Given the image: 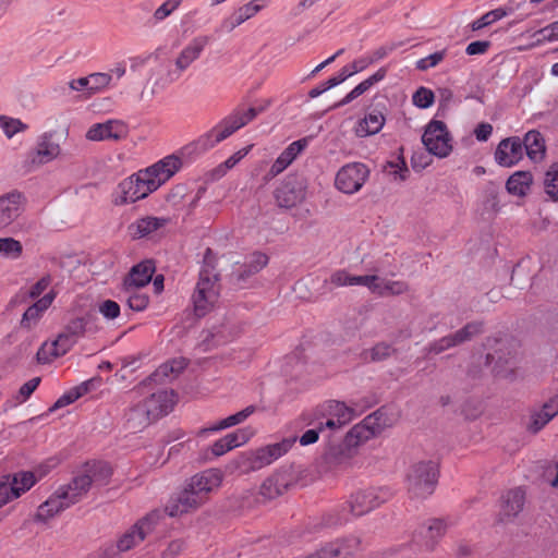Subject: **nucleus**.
Here are the masks:
<instances>
[{
    "label": "nucleus",
    "mask_w": 558,
    "mask_h": 558,
    "mask_svg": "<svg viewBox=\"0 0 558 558\" xmlns=\"http://www.w3.org/2000/svg\"><path fill=\"white\" fill-rule=\"evenodd\" d=\"M482 331V323H469L454 333L442 337L441 339L430 343L427 348V351L428 353L439 354L450 348L457 347L471 340L474 336L481 333Z\"/></svg>",
    "instance_id": "2eb2a0df"
},
{
    "label": "nucleus",
    "mask_w": 558,
    "mask_h": 558,
    "mask_svg": "<svg viewBox=\"0 0 558 558\" xmlns=\"http://www.w3.org/2000/svg\"><path fill=\"white\" fill-rule=\"evenodd\" d=\"M129 125L118 119H109L101 123L93 124L86 132V138L94 142L123 141L129 136Z\"/></svg>",
    "instance_id": "4468645a"
},
{
    "label": "nucleus",
    "mask_w": 558,
    "mask_h": 558,
    "mask_svg": "<svg viewBox=\"0 0 558 558\" xmlns=\"http://www.w3.org/2000/svg\"><path fill=\"white\" fill-rule=\"evenodd\" d=\"M222 478L223 474L219 469H208L193 475L189 483L209 499L210 494L220 487Z\"/></svg>",
    "instance_id": "5701e85b"
},
{
    "label": "nucleus",
    "mask_w": 558,
    "mask_h": 558,
    "mask_svg": "<svg viewBox=\"0 0 558 558\" xmlns=\"http://www.w3.org/2000/svg\"><path fill=\"white\" fill-rule=\"evenodd\" d=\"M532 181L531 172L518 171L508 179L506 186L510 194L523 196L529 192Z\"/></svg>",
    "instance_id": "58836bf2"
},
{
    "label": "nucleus",
    "mask_w": 558,
    "mask_h": 558,
    "mask_svg": "<svg viewBox=\"0 0 558 558\" xmlns=\"http://www.w3.org/2000/svg\"><path fill=\"white\" fill-rule=\"evenodd\" d=\"M250 150L251 146L238 150L232 156H230L225 162L219 165L216 171L219 172L220 175L226 174V172L232 169L241 159H243L250 153Z\"/></svg>",
    "instance_id": "4d7b16f0"
},
{
    "label": "nucleus",
    "mask_w": 558,
    "mask_h": 558,
    "mask_svg": "<svg viewBox=\"0 0 558 558\" xmlns=\"http://www.w3.org/2000/svg\"><path fill=\"white\" fill-rule=\"evenodd\" d=\"M198 508H201V505H198V502L187 494L185 489H183L168 501L165 512L169 517L173 518L193 512Z\"/></svg>",
    "instance_id": "c756f323"
},
{
    "label": "nucleus",
    "mask_w": 558,
    "mask_h": 558,
    "mask_svg": "<svg viewBox=\"0 0 558 558\" xmlns=\"http://www.w3.org/2000/svg\"><path fill=\"white\" fill-rule=\"evenodd\" d=\"M292 485V476L288 472H276L260 485L259 493L266 499H274L284 494Z\"/></svg>",
    "instance_id": "b1692460"
},
{
    "label": "nucleus",
    "mask_w": 558,
    "mask_h": 558,
    "mask_svg": "<svg viewBox=\"0 0 558 558\" xmlns=\"http://www.w3.org/2000/svg\"><path fill=\"white\" fill-rule=\"evenodd\" d=\"M153 420H157L167 415L174 405V392L168 390H159L151 393L143 402Z\"/></svg>",
    "instance_id": "4be33fe9"
},
{
    "label": "nucleus",
    "mask_w": 558,
    "mask_h": 558,
    "mask_svg": "<svg viewBox=\"0 0 558 558\" xmlns=\"http://www.w3.org/2000/svg\"><path fill=\"white\" fill-rule=\"evenodd\" d=\"M69 502L63 499L57 489L45 502H43L36 512L35 520L39 522H47L49 519L57 515L59 512L69 508Z\"/></svg>",
    "instance_id": "473e14b6"
},
{
    "label": "nucleus",
    "mask_w": 558,
    "mask_h": 558,
    "mask_svg": "<svg viewBox=\"0 0 558 558\" xmlns=\"http://www.w3.org/2000/svg\"><path fill=\"white\" fill-rule=\"evenodd\" d=\"M275 199L279 207L290 209L301 204L306 197V185L298 177H288L275 190Z\"/></svg>",
    "instance_id": "ddd939ff"
},
{
    "label": "nucleus",
    "mask_w": 558,
    "mask_h": 558,
    "mask_svg": "<svg viewBox=\"0 0 558 558\" xmlns=\"http://www.w3.org/2000/svg\"><path fill=\"white\" fill-rule=\"evenodd\" d=\"M198 508H201V505H198V502L187 494L185 489H183L168 501L165 512L169 517L173 518L193 512Z\"/></svg>",
    "instance_id": "7c9ffc66"
},
{
    "label": "nucleus",
    "mask_w": 558,
    "mask_h": 558,
    "mask_svg": "<svg viewBox=\"0 0 558 558\" xmlns=\"http://www.w3.org/2000/svg\"><path fill=\"white\" fill-rule=\"evenodd\" d=\"M182 0H166L161 5H159L154 14V23H160L170 16L181 4Z\"/></svg>",
    "instance_id": "603ef678"
},
{
    "label": "nucleus",
    "mask_w": 558,
    "mask_h": 558,
    "mask_svg": "<svg viewBox=\"0 0 558 558\" xmlns=\"http://www.w3.org/2000/svg\"><path fill=\"white\" fill-rule=\"evenodd\" d=\"M182 168V159L168 155L154 165L123 179L117 186L113 203L121 206L146 198Z\"/></svg>",
    "instance_id": "f257e3e1"
},
{
    "label": "nucleus",
    "mask_w": 558,
    "mask_h": 558,
    "mask_svg": "<svg viewBox=\"0 0 558 558\" xmlns=\"http://www.w3.org/2000/svg\"><path fill=\"white\" fill-rule=\"evenodd\" d=\"M451 136L448 132L445 122L439 120H432L425 129L422 136V142L426 149L439 157H447L452 150Z\"/></svg>",
    "instance_id": "9b49d317"
},
{
    "label": "nucleus",
    "mask_w": 558,
    "mask_h": 558,
    "mask_svg": "<svg viewBox=\"0 0 558 558\" xmlns=\"http://www.w3.org/2000/svg\"><path fill=\"white\" fill-rule=\"evenodd\" d=\"M56 296L57 292L54 290H50L29 305L20 320L21 328L25 330H32L35 328L43 318L45 312L52 305Z\"/></svg>",
    "instance_id": "6ab92c4d"
},
{
    "label": "nucleus",
    "mask_w": 558,
    "mask_h": 558,
    "mask_svg": "<svg viewBox=\"0 0 558 558\" xmlns=\"http://www.w3.org/2000/svg\"><path fill=\"white\" fill-rule=\"evenodd\" d=\"M295 442V438H284L281 441L269 444L247 452L244 456L247 469L252 471L260 470L283 457L290 451Z\"/></svg>",
    "instance_id": "1a4fd4ad"
},
{
    "label": "nucleus",
    "mask_w": 558,
    "mask_h": 558,
    "mask_svg": "<svg viewBox=\"0 0 558 558\" xmlns=\"http://www.w3.org/2000/svg\"><path fill=\"white\" fill-rule=\"evenodd\" d=\"M269 106V101L259 107H250L247 109L243 107L235 108L230 114L221 119L215 126L209 131L201 135L197 140L185 146V150L195 154H204L209 149L217 146L235 133L241 128L248 124L259 113L265 111Z\"/></svg>",
    "instance_id": "f03ea898"
},
{
    "label": "nucleus",
    "mask_w": 558,
    "mask_h": 558,
    "mask_svg": "<svg viewBox=\"0 0 558 558\" xmlns=\"http://www.w3.org/2000/svg\"><path fill=\"white\" fill-rule=\"evenodd\" d=\"M154 421L142 402L137 403L126 414V422L131 429H142Z\"/></svg>",
    "instance_id": "ea45409f"
},
{
    "label": "nucleus",
    "mask_w": 558,
    "mask_h": 558,
    "mask_svg": "<svg viewBox=\"0 0 558 558\" xmlns=\"http://www.w3.org/2000/svg\"><path fill=\"white\" fill-rule=\"evenodd\" d=\"M351 287L353 286H363L366 287L372 293H375L377 281H379V277L376 275H365V276H353L351 275Z\"/></svg>",
    "instance_id": "e2e57ef3"
},
{
    "label": "nucleus",
    "mask_w": 558,
    "mask_h": 558,
    "mask_svg": "<svg viewBox=\"0 0 558 558\" xmlns=\"http://www.w3.org/2000/svg\"><path fill=\"white\" fill-rule=\"evenodd\" d=\"M356 414L353 408L336 400H329L318 405L313 412L314 418L320 421V429L328 428L331 432L341 429Z\"/></svg>",
    "instance_id": "0eeeda50"
},
{
    "label": "nucleus",
    "mask_w": 558,
    "mask_h": 558,
    "mask_svg": "<svg viewBox=\"0 0 558 558\" xmlns=\"http://www.w3.org/2000/svg\"><path fill=\"white\" fill-rule=\"evenodd\" d=\"M209 44V37L199 35L194 37L178 54L174 60V69L170 70L167 74V82L172 83L180 78L183 72H185L205 50Z\"/></svg>",
    "instance_id": "f8f14e48"
},
{
    "label": "nucleus",
    "mask_w": 558,
    "mask_h": 558,
    "mask_svg": "<svg viewBox=\"0 0 558 558\" xmlns=\"http://www.w3.org/2000/svg\"><path fill=\"white\" fill-rule=\"evenodd\" d=\"M26 197L22 192L11 191L0 195V228L10 226L25 209Z\"/></svg>",
    "instance_id": "dca6fc26"
},
{
    "label": "nucleus",
    "mask_w": 558,
    "mask_h": 558,
    "mask_svg": "<svg viewBox=\"0 0 558 558\" xmlns=\"http://www.w3.org/2000/svg\"><path fill=\"white\" fill-rule=\"evenodd\" d=\"M39 384H40V378L34 377V378L29 379L28 381H26L24 385H22V387L19 390V396H17L19 401L20 402L26 401L31 397V395L37 389Z\"/></svg>",
    "instance_id": "338daca9"
},
{
    "label": "nucleus",
    "mask_w": 558,
    "mask_h": 558,
    "mask_svg": "<svg viewBox=\"0 0 558 558\" xmlns=\"http://www.w3.org/2000/svg\"><path fill=\"white\" fill-rule=\"evenodd\" d=\"M162 519L163 512L161 510L156 509L148 512L118 538L116 544L117 550L123 553L140 545L155 531Z\"/></svg>",
    "instance_id": "39448f33"
},
{
    "label": "nucleus",
    "mask_w": 558,
    "mask_h": 558,
    "mask_svg": "<svg viewBox=\"0 0 558 558\" xmlns=\"http://www.w3.org/2000/svg\"><path fill=\"white\" fill-rule=\"evenodd\" d=\"M187 366V360L184 357L173 359L160 365L150 376L155 383H161L166 378L178 376Z\"/></svg>",
    "instance_id": "4c0bfd02"
},
{
    "label": "nucleus",
    "mask_w": 558,
    "mask_h": 558,
    "mask_svg": "<svg viewBox=\"0 0 558 558\" xmlns=\"http://www.w3.org/2000/svg\"><path fill=\"white\" fill-rule=\"evenodd\" d=\"M545 191L555 201H558V162H555L546 172Z\"/></svg>",
    "instance_id": "3c124183"
},
{
    "label": "nucleus",
    "mask_w": 558,
    "mask_h": 558,
    "mask_svg": "<svg viewBox=\"0 0 558 558\" xmlns=\"http://www.w3.org/2000/svg\"><path fill=\"white\" fill-rule=\"evenodd\" d=\"M155 264L150 259L143 260L133 266L124 281L125 289L142 288L148 284L155 272Z\"/></svg>",
    "instance_id": "bb28decb"
},
{
    "label": "nucleus",
    "mask_w": 558,
    "mask_h": 558,
    "mask_svg": "<svg viewBox=\"0 0 558 558\" xmlns=\"http://www.w3.org/2000/svg\"><path fill=\"white\" fill-rule=\"evenodd\" d=\"M439 477L438 463L423 460L412 463L407 472L405 486L410 498L425 499L433 495Z\"/></svg>",
    "instance_id": "20e7f679"
},
{
    "label": "nucleus",
    "mask_w": 558,
    "mask_h": 558,
    "mask_svg": "<svg viewBox=\"0 0 558 558\" xmlns=\"http://www.w3.org/2000/svg\"><path fill=\"white\" fill-rule=\"evenodd\" d=\"M268 264V256L260 252H254L245 264L243 276H251L260 271Z\"/></svg>",
    "instance_id": "8fccbe9b"
},
{
    "label": "nucleus",
    "mask_w": 558,
    "mask_h": 558,
    "mask_svg": "<svg viewBox=\"0 0 558 558\" xmlns=\"http://www.w3.org/2000/svg\"><path fill=\"white\" fill-rule=\"evenodd\" d=\"M385 124V117L380 111H372L359 121L355 134L365 137L378 133Z\"/></svg>",
    "instance_id": "e433bc0d"
},
{
    "label": "nucleus",
    "mask_w": 558,
    "mask_h": 558,
    "mask_svg": "<svg viewBox=\"0 0 558 558\" xmlns=\"http://www.w3.org/2000/svg\"><path fill=\"white\" fill-rule=\"evenodd\" d=\"M128 293L126 303L135 312L144 311L149 304V296L140 291L138 288L125 289Z\"/></svg>",
    "instance_id": "c03bdc74"
},
{
    "label": "nucleus",
    "mask_w": 558,
    "mask_h": 558,
    "mask_svg": "<svg viewBox=\"0 0 558 558\" xmlns=\"http://www.w3.org/2000/svg\"><path fill=\"white\" fill-rule=\"evenodd\" d=\"M12 500L21 497L29 490L38 481L33 472L22 471L15 473L12 477L4 476Z\"/></svg>",
    "instance_id": "2f4dec72"
},
{
    "label": "nucleus",
    "mask_w": 558,
    "mask_h": 558,
    "mask_svg": "<svg viewBox=\"0 0 558 558\" xmlns=\"http://www.w3.org/2000/svg\"><path fill=\"white\" fill-rule=\"evenodd\" d=\"M89 95L99 93L107 88L112 81V74L107 72H95L88 75Z\"/></svg>",
    "instance_id": "a18cd8bd"
},
{
    "label": "nucleus",
    "mask_w": 558,
    "mask_h": 558,
    "mask_svg": "<svg viewBox=\"0 0 558 558\" xmlns=\"http://www.w3.org/2000/svg\"><path fill=\"white\" fill-rule=\"evenodd\" d=\"M51 283V277L50 276H44L40 278L36 283H34L27 294L28 298L32 300L40 299L39 296L49 288Z\"/></svg>",
    "instance_id": "0e129e2a"
},
{
    "label": "nucleus",
    "mask_w": 558,
    "mask_h": 558,
    "mask_svg": "<svg viewBox=\"0 0 558 558\" xmlns=\"http://www.w3.org/2000/svg\"><path fill=\"white\" fill-rule=\"evenodd\" d=\"M64 331L72 336L75 340H78L84 336L86 331V320L84 317H76L69 322Z\"/></svg>",
    "instance_id": "bf43d9fd"
},
{
    "label": "nucleus",
    "mask_w": 558,
    "mask_h": 558,
    "mask_svg": "<svg viewBox=\"0 0 558 558\" xmlns=\"http://www.w3.org/2000/svg\"><path fill=\"white\" fill-rule=\"evenodd\" d=\"M387 71L385 68H380L373 75L357 84L350 93H348L335 107H342L353 101L364 93H366L372 86L379 83L386 77Z\"/></svg>",
    "instance_id": "c9c22d12"
},
{
    "label": "nucleus",
    "mask_w": 558,
    "mask_h": 558,
    "mask_svg": "<svg viewBox=\"0 0 558 558\" xmlns=\"http://www.w3.org/2000/svg\"><path fill=\"white\" fill-rule=\"evenodd\" d=\"M393 352V349L390 344L387 343H378L371 350V359L372 361H383L390 356Z\"/></svg>",
    "instance_id": "774afa93"
},
{
    "label": "nucleus",
    "mask_w": 558,
    "mask_h": 558,
    "mask_svg": "<svg viewBox=\"0 0 558 558\" xmlns=\"http://www.w3.org/2000/svg\"><path fill=\"white\" fill-rule=\"evenodd\" d=\"M506 15H507V12L501 8L492 10V11L485 13L484 15H482L480 19L473 21L472 25H471L472 29L480 31V29L501 20Z\"/></svg>",
    "instance_id": "49530a36"
},
{
    "label": "nucleus",
    "mask_w": 558,
    "mask_h": 558,
    "mask_svg": "<svg viewBox=\"0 0 558 558\" xmlns=\"http://www.w3.org/2000/svg\"><path fill=\"white\" fill-rule=\"evenodd\" d=\"M369 422L371 418H364L361 423L354 425L348 432L345 441L349 446H359L375 436L373 432L367 427V423Z\"/></svg>",
    "instance_id": "a19ab883"
},
{
    "label": "nucleus",
    "mask_w": 558,
    "mask_h": 558,
    "mask_svg": "<svg viewBox=\"0 0 558 558\" xmlns=\"http://www.w3.org/2000/svg\"><path fill=\"white\" fill-rule=\"evenodd\" d=\"M90 485V476L83 474L74 477L71 483L60 486L58 489L59 494L63 496V499H65L71 507L83 498V496L88 492Z\"/></svg>",
    "instance_id": "a878e982"
},
{
    "label": "nucleus",
    "mask_w": 558,
    "mask_h": 558,
    "mask_svg": "<svg viewBox=\"0 0 558 558\" xmlns=\"http://www.w3.org/2000/svg\"><path fill=\"white\" fill-rule=\"evenodd\" d=\"M256 411V408L254 405H248L242 411L232 414L223 420H220L216 424H214L210 427L202 428L197 432L198 437H205L209 432H219L222 429L230 428L232 426H235L238 424L243 423L248 416H251Z\"/></svg>",
    "instance_id": "f704fd0d"
},
{
    "label": "nucleus",
    "mask_w": 558,
    "mask_h": 558,
    "mask_svg": "<svg viewBox=\"0 0 558 558\" xmlns=\"http://www.w3.org/2000/svg\"><path fill=\"white\" fill-rule=\"evenodd\" d=\"M76 342L77 340L63 330L51 344H45L39 350L38 359L43 362H50L52 359L68 353Z\"/></svg>",
    "instance_id": "393cba45"
},
{
    "label": "nucleus",
    "mask_w": 558,
    "mask_h": 558,
    "mask_svg": "<svg viewBox=\"0 0 558 558\" xmlns=\"http://www.w3.org/2000/svg\"><path fill=\"white\" fill-rule=\"evenodd\" d=\"M351 275L344 269L333 271L325 283L330 284L332 288L351 287Z\"/></svg>",
    "instance_id": "13d9d810"
},
{
    "label": "nucleus",
    "mask_w": 558,
    "mask_h": 558,
    "mask_svg": "<svg viewBox=\"0 0 558 558\" xmlns=\"http://www.w3.org/2000/svg\"><path fill=\"white\" fill-rule=\"evenodd\" d=\"M0 128L3 133L9 137H13L16 133L23 132L27 129V125L20 119L0 116Z\"/></svg>",
    "instance_id": "de8ad7c7"
},
{
    "label": "nucleus",
    "mask_w": 558,
    "mask_h": 558,
    "mask_svg": "<svg viewBox=\"0 0 558 558\" xmlns=\"http://www.w3.org/2000/svg\"><path fill=\"white\" fill-rule=\"evenodd\" d=\"M447 51L446 49L436 51L425 58H422L416 61V69L420 71H426L430 68H435L445 58H446Z\"/></svg>",
    "instance_id": "5fc2aeb1"
},
{
    "label": "nucleus",
    "mask_w": 558,
    "mask_h": 558,
    "mask_svg": "<svg viewBox=\"0 0 558 558\" xmlns=\"http://www.w3.org/2000/svg\"><path fill=\"white\" fill-rule=\"evenodd\" d=\"M254 435L251 427L240 428L216 440L210 447L214 457H221L232 449L246 444Z\"/></svg>",
    "instance_id": "aec40b11"
},
{
    "label": "nucleus",
    "mask_w": 558,
    "mask_h": 558,
    "mask_svg": "<svg viewBox=\"0 0 558 558\" xmlns=\"http://www.w3.org/2000/svg\"><path fill=\"white\" fill-rule=\"evenodd\" d=\"M524 156L523 143L519 136L507 137L498 144L495 160L499 166L512 167Z\"/></svg>",
    "instance_id": "a211bd4d"
},
{
    "label": "nucleus",
    "mask_w": 558,
    "mask_h": 558,
    "mask_svg": "<svg viewBox=\"0 0 558 558\" xmlns=\"http://www.w3.org/2000/svg\"><path fill=\"white\" fill-rule=\"evenodd\" d=\"M314 422H315L316 426L314 428H311V429H307L306 432H304L301 435V437L299 438L301 446H308V445L315 444L319 438V433L325 430V429H320V421L319 420L314 418V421L311 422V424H314Z\"/></svg>",
    "instance_id": "680f3d73"
},
{
    "label": "nucleus",
    "mask_w": 558,
    "mask_h": 558,
    "mask_svg": "<svg viewBox=\"0 0 558 558\" xmlns=\"http://www.w3.org/2000/svg\"><path fill=\"white\" fill-rule=\"evenodd\" d=\"M61 154V147L53 138V134L44 133L37 141L36 147L27 153L24 160V169L29 172L36 168L49 163Z\"/></svg>",
    "instance_id": "9d476101"
},
{
    "label": "nucleus",
    "mask_w": 558,
    "mask_h": 558,
    "mask_svg": "<svg viewBox=\"0 0 558 558\" xmlns=\"http://www.w3.org/2000/svg\"><path fill=\"white\" fill-rule=\"evenodd\" d=\"M99 313L107 319H114L120 315V305L112 300H106L99 305Z\"/></svg>",
    "instance_id": "69168bd1"
},
{
    "label": "nucleus",
    "mask_w": 558,
    "mask_h": 558,
    "mask_svg": "<svg viewBox=\"0 0 558 558\" xmlns=\"http://www.w3.org/2000/svg\"><path fill=\"white\" fill-rule=\"evenodd\" d=\"M409 290V286L405 281L401 280H387L379 277V281H377L375 294L379 296L387 295H400L405 293Z\"/></svg>",
    "instance_id": "79ce46f5"
},
{
    "label": "nucleus",
    "mask_w": 558,
    "mask_h": 558,
    "mask_svg": "<svg viewBox=\"0 0 558 558\" xmlns=\"http://www.w3.org/2000/svg\"><path fill=\"white\" fill-rule=\"evenodd\" d=\"M385 171L392 174L395 179L404 180L409 172L407 163L402 157H398L395 160L387 161L385 165Z\"/></svg>",
    "instance_id": "864d4df0"
},
{
    "label": "nucleus",
    "mask_w": 558,
    "mask_h": 558,
    "mask_svg": "<svg viewBox=\"0 0 558 558\" xmlns=\"http://www.w3.org/2000/svg\"><path fill=\"white\" fill-rule=\"evenodd\" d=\"M306 146V138L292 142L274 161L269 170V174L271 177H277L281 172H283Z\"/></svg>",
    "instance_id": "cd10ccee"
},
{
    "label": "nucleus",
    "mask_w": 558,
    "mask_h": 558,
    "mask_svg": "<svg viewBox=\"0 0 558 558\" xmlns=\"http://www.w3.org/2000/svg\"><path fill=\"white\" fill-rule=\"evenodd\" d=\"M365 418H371V422L367 423V427L373 432L375 436L393 424L385 408L378 409L374 413L367 415Z\"/></svg>",
    "instance_id": "37998d69"
},
{
    "label": "nucleus",
    "mask_w": 558,
    "mask_h": 558,
    "mask_svg": "<svg viewBox=\"0 0 558 558\" xmlns=\"http://www.w3.org/2000/svg\"><path fill=\"white\" fill-rule=\"evenodd\" d=\"M525 492L521 487L506 492L500 499L499 518L501 521H511L523 510Z\"/></svg>",
    "instance_id": "412c9836"
},
{
    "label": "nucleus",
    "mask_w": 558,
    "mask_h": 558,
    "mask_svg": "<svg viewBox=\"0 0 558 558\" xmlns=\"http://www.w3.org/2000/svg\"><path fill=\"white\" fill-rule=\"evenodd\" d=\"M218 296L219 284L217 275L213 274L208 269L201 270L199 278L192 296L195 315L202 317L210 312L217 303Z\"/></svg>",
    "instance_id": "423d86ee"
},
{
    "label": "nucleus",
    "mask_w": 558,
    "mask_h": 558,
    "mask_svg": "<svg viewBox=\"0 0 558 558\" xmlns=\"http://www.w3.org/2000/svg\"><path fill=\"white\" fill-rule=\"evenodd\" d=\"M434 93L426 87H420L413 95V104L418 108H428L434 104Z\"/></svg>",
    "instance_id": "6e6d98bb"
},
{
    "label": "nucleus",
    "mask_w": 558,
    "mask_h": 558,
    "mask_svg": "<svg viewBox=\"0 0 558 558\" xmlns=\"http://www.w3.org/2000/svg\"><path fill=\"white\" fill-rule=\"evenodd\" d=\"M369 174L371 170L365 163L349 162L336 173L335 186L343 194L353 195L361 191Z\"/></svg>",
    "instance_id": "6e6552de"
},
{
    "label": "nucleus",
    "mask_w": 558,
    "mask_h": 558,
    "mask_svg": "<svg viewBox=\"0 0 558 558\" xmlns=\"http://www.w3.org/2000/svg\"><path fill=\"white\" fill-rule=\"evenodd\" d=\"M447 525L440 519H433L427 522V524L421 526L415 537H421L418 541L423 547L426 549H433L438 541L446 533Z\"/></svg>",
    "instance_id": "c85d7f7f"
},
{
    "label": "nucleus",
    "mask_w": 558,
    "mask_h": 558,
    "mask_svg": "<svg viewBox=\"0 0 558 558\" xmlns=\"http://www.w3.org/2000/svg\"><path fill=\"white\" fill-rule=\"evenodd\" d=\"M522 140L524 154L534 161H541L545 157L546 146L543 135L535 130L529 131Z\"/></svg>",
    "instance_id": "72a5a7b5"
},
{
    "label": "nucleus",
    "mask_w": 558,
    "mask_h": 558,
    "mask_svg": "<svg viewBox=\"0 0 558 558\" xmlns=\"http://www.w3.org/2000/svg\"><path fill=\"white\" fill-rule=\"evenodd\" d=\"M170 222L169 218L144 216L135 219L128 226V233L133 240H141L158 235Z\"/></svg>",
    "instance_id": "f3484780"
},
{
    "label": "nucleus",
    "mask_w": 558,
    "mask_h": 558,
    "mask_svg": "<svg viewBox=\"0 0 558 558\" xmlns=\"http://www.w3.org/2000/svg\"><path fill=\"white\" fill-rule=\"evenodd\" d=\"M391 498V489L385 486L359 489L352 493L345 504H343L341 513L338 515V518L335 520H328L327 524H343L344 522L349 521L350 514L352 517L365 515L379 508Z\"/></svg>",
    "instance_id": "7ed1b4c3"
},
{
    "label": "nucleus",
    "mask_w": 558,
    "mask_h": 558,
    "mask_svg": "<svg viewBox=\"0 0 558 558\" xmlns=\"http://www.w3.org/2000/svg\"><path fill=\"white\" fill-rule=\"evenodd\" d=\"M23 246L20 241L13 238H0V253L10 258H19L22 255Z\"/></svg>",
    "instance_id": "09e8293b"
},
{
    "label": "nucleus",
    "mask_w": 558,
    "mask_h": 558,
    "mask_svg": "<svg viewBox=\"0 0 558 558\" xmlns=\"http://www.w3.org/2000/svg\"><path fill=\"white\" fill-rule=\"evenodd\" d=\"M186 547L185 541L177 538L168 543L167 547L161 551V558H175L184 551Z\"/></svg>",
    "instance_id": "052dcab7"
}]
</instances>
